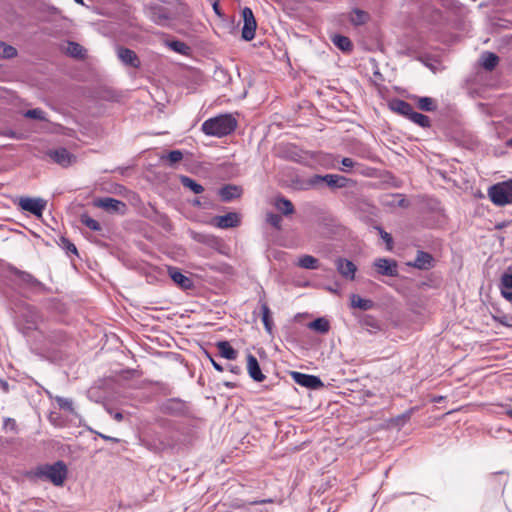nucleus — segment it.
Here are the masks:
<instances>
[{
  "label": "nucleus",
  "mask_w": 512,
  "mask_h": 512,
  "mask_svg": "<svg viewBox=\"0 0 512 512\" xmlns=\"http://www.w3.org/2000/svg\"><path fill=\"white\" fill-rule=\"evenodd\" d=\"M24 116L31 119L46 121L45 112L40 108L30 109L24 113Z\"/></svg>",
  "instance_id": "4c0bfd02"
},
{
  "label": "nucleus",
  "mask_w": 512,
  "mask_h": 512,
  "mask_svg": "<svg viewBox=\"0 0 512 512\" xmlns=\"http://www.w3.org/2000/svg\"><path fill=\"white\" fill-rule=\"evenodd\" d=\"M55 401L57 402L60 409L72 412L73 411V402L69 398L56 396Z\"/></svg>",
  "instance_id": "58836bf2"
},
{
  "label": "nucleus",
  "mask_w": 512,
  "mask_h": 512,
  "mask_svg": "<svg viewBox=\"0 0 512 512\" xmlns=\"http://www.w3.org/2000/svg\"><path fill=\"white\" fill-rule=\"evenodd\" d=\"M47 155L57 164L62 167H68L76 161V157L71 154L66 148H58L49 150Z\"/></svg>",
  "instance_id": "1a4fd4ad"
},
{
  "label": "nucleus",
  "mask_w": 512,
  "mask_h": 512,
  "mask_svg": "<svg viewBox=\"0 0 512 512\" xmlns=\"http://www.w3.org/2000/svg\"><path fill=\"white\" fill-rule=\"evenodd\" d=\"M31 325H35V320L34 319L31 321Z\"/></svg>",
  "instance_id": "774afa93"
},
{
  "label": "nucleus",
  "mask_w": 512,
  "mask_h": 512,
  "mask_svg": "<svg viewBox=\"0 0 512 512\" xmlns=\"http://www.w3.org/2000/svg\"><path fill=\"white\" fill-rule=\"evenodd\" d=\"M351 307L367 311L373 308L374 303L370 299L361 298L359 295L352 294L350 296Z\"/></svg>",
  "instance_id": "aec40b11"
},
{
  "label": "nucleus",
  "mask_w": 512,
  "mask_h": 512,
  "mask_svg": "<svg viewBox=\"0 0 512 512\" xmlns=\"http://www.w3.org/2000/svg\"><path fill=\"white\" fill-rule=\"evenodd\" d=\"M102 437L105 438V439L111 440L114 443H118L119 442V439H117V438L106 437V436H103V435H102Z\"/></svg>",
  "instance_id": "6e6d98bb"
},
{
  "label": "nucleus",
  "mask_w": 512,
  "mask_h": 512,
  "mask_svg": "<svg viewBox=\"0 0 512 512\" xmlns=\"http://www.w3.org/2000/svg\"><path fill=\"white\" fill-rule=\"evenodd\" d=\"M225 386H227V387H229V388H233L235 385H234V383L226 382V383H225Z\"/></svg>",
  "instance_id": "13d9d810"
},
{
  "label": "nucleus",
  "mask_w": 512,
  "mask_h": 512,
  "mask_svg": "<svg viewBox=\"0 0 512 512\" xmlns=\"http://www.w3.org/2000/svg\"><path fill=\"white\" fill-rule=\"evenodd\" d=\"M333 44L343 52H349L352 50V42L350 39L343 35H334L332 37Z\"/></svg>",
  "instance_id": "393cba45"
},
{
  "label": "nucleus",
  "mask_w": 512,
  "mask_h": 512,
  "mask_svg": "<svg viewBox=\"0 0 512 512\" xmlns=\"http://www.w3.org/2000/svg\"><path fill=\"white\" fill-rule=\"evenodd\" d=\"M266 221L267 223H269L271 226H273L274 228L276 229H280L281 227V222H282V218L280 215L278 214H275V213H268L266 215Z\"/></svg>",
  "instance_id": "a19ab883"
},
{
  "label": "nucleus",
  "mask_w": 512,
  "mask_h": 512,
  "mask_svg": "<svg viewBox=\"0 0 512 512\" xmlns=\"http://www.w3.org/2000/svg\"><path fill=\"white\" fill-rule=\"evenodd\" d=\"M168 274L173 282L182 289L188 290L193 287V281L185 276L178 268L168 267Z\"/></svg>",
  "instance_id": "4468645a"
},
{
  "label": "nucleus",
  "mask_w": 512,
  "mask_h": 512,
  "mask_svg": "<svg viewBox=\"0 0 512 512\" xmlns=\"http://www.w3.org/2000/svg\"><path fill=\"white\" fill-rule=\"evenodd\" d=\"M229 370L230 372L234 373V374H239L241 372V369L239 366H234V365H230L229 366Z\"/></svg>",
  "instance_id": "3c124183"
},
{
  "label": "nucleus",
  "mask_w": 512,
  "mask_h": 512,
  "mask_svg": "<svg viewBox=\"0 0 512 512\" xmlns=\"http://www.w3.org/2000/svg\"><path fill=\"white\" fill-rule=\"evenodd\" d=\"M242 189L235 185H226L219 190L221 199L225 202H229L235 198L241 196Z\"/></svg>",
  "instance_id": "a211bd4d"
},
{
  "label": "nucleus",
  "mask_w": 512,
  "mask_h": 512,
  "mask_svg": "<svg viewBox=\"0 0 512 512\" xmlns=\"http://www.w3.org/2000/svg\"><path fill=\"white\" fill-rule=\"evenodd\" d=\"M180 9H181V16H183L184 18H187L190 16L189 9L186 5H181Z\"/></svg>",
  "instance_id": "8fccbe9b"
},
{
  "label": "nucleus",
  "mask_w": 512,
  "mask_h": 512,
  "mask_svg": "<svg viewBox=\"0 0 512 512\" xmlns=\"http://www.w3.org/2000/svg\"><path fill=\"white\" fill-rule=\"evenodd\" d=\"M417 106L420 110L425 112H433L437 109V102L431 97H417Z\"/></svg>",
  "instance_id": "5701e85b"
},
{
  "label": "nucleus",
  "mask_w": 512,
  "mask_h": 512,
  "mask_svg": "<svg viewBox=\"0 0 512 512\" xmlns=\"http://www.w3.org/2000/svg\"><path fill=\"white\" fill-rule=\"evenodd\" d=\"M408 119H410L412 122H414L415 124H417L423 128L430 127L429 117L422 113H418L414 110L412 111V113Z\"/></svg>",
  "instance_id": "473e14b6"
},
{
  "label": "nucleus",
  "mask_w": 512,
  "mask_h": 512,
  "mask_svg": "<svg viewBox=\"0 0 512 512\" xmlns=\"http://www.w3.org/2000/svg\"><path fill=\"white\" fill-rule=\"evenodd\" d=\"M193 205L194 206H200L201 205L200 200H198V199L194 200Z\"/></svg>",
  "instance_id": "4d7b16f0"
},
{
  "label": "nucleus",
  "mask_w": 512,
  "mask_h": 512,
  "mask_svg": "<svg viewBox=\"0 0 512 512\" xmlns=\"http://www.w3.org/2000/svg\"><path fill=\"white\" fill-rule=\"evenodd\" d=\"M341 164H342V167L339 169L343 172H348L351 168H353L356 165L355 161H353L351 158H347V157H345L341 160Z\"/></svg>",
  "instance_id": "79ce46f5"
},
{
  "label": "nucleus",
  "mask_w": 512,
  "mask_h": 512,
  "mask_svg": "<svg viewBox=\"0 0 512 512\" xmlns=\"http://www.w3.org/2000/svg\"><path fill=\"white\" fill-rule=\"evenodd\" d=\"M180 182L185 188L190 189L195 194H200L204 191L202 185H200L199 183H197L195 180L188 176H181Z\"/></svg>",
  "instance_id": "c756f323"
},
{
  "label": "nucleus",
  "mask_w": 512,
  "mask_h": 512,
  "mask_svg": "<svg viewBox=\"0 0 512 512\" xmlns=\"http://www.w3.org/2000/svg\"><path fill=\"white\" fill-rule=\"evenodd\" d=\"M507 145H508L509 147H512V138H510V139L507 141Z\"/></svg>",
  "instance_id": "e2e57ef3"
},
{
  "label": "nucleus",
  "mask_w": 512,
  "mask_h": 512,
  "mask_svg": "<svg viewBox=\"0 0 512 512\" xmlns=\"http://www.w3.org/2000/svg\"><path fill=\"white\" fill-rule=\"evenodd\" d=\"M47 202L42 198L21 197L19 206L22 210L28 211L35 216H41Z\"/></svg>",
  "instance_id": "423d86ee"
},
{
  "label": "nucleus",
  "mask_w": 512,
  "mask_h": 512,
  "mask_svg": "<svg viewBox=\"0 0 512 512\" xmlns=\"http://www.w3.org/2000/svg\"><path fill=\"white\" fill-rule=\"evenodd\" d=\"M374 266L381 275L385 276H396L397 275V263L394 260L387 258H378L374 262Z\"/></svg>",
  "instance_id": "ddd939ff"
},
{
  "label": "nucleus",
  "mask_w": 512,
  "mask_h": 512,
  "mask_svg": "<svg viewBox=\"0 0 512 512\" xmlns=\"http://www.w3.org/2000/svg\"><path fill=\"white\" fill-rule=\"evenodd\" d=\"M7 135L10 136V137H14L15 133L14 132H9Z\"/></svg>",
  "instance_id": "338daca9"
},
{
  "label": "nucleus",
  "mask_w": 512,
  "mask_h": 512,
  "mask_svg": "<svg viewBox=\"0 0 512 512\" xmlns=\"http://www.w3.org/2000/svg\"><path fill=\"white\" fill-rule=\"evenodd\" d=\"M338 273L347 280H354L357 266L346 258L339 257L335 260Z\"/></svg>",
  "instance_id": "9d476101"
},
{
  "label": "nucleus",
  "mask_w": 512,
  "mask_h": 512,
  "mask_svg": "<svg viewBox=\"0 0 512 512\" xmlns=\"http://www.w3.org/2000/svg\"><path fill=\"white\" fill-rule=\"evenodd\" d=\"M501 295L509 302L512 303V291L506 290V291H500Z\"/></svg>",
  "instance_id": "de8ad7c7"
},
{
  "label": "nucleus",
  "mask_w": 512,
  "mask_h": 512,
  "mask_svg": "<svg viewBox=\"0 0 512 512\" xmlns=\"http://www.w3.org/2000/svg\"><path fill=\"white\" fill-rule=\"evenodd\" d=\"M308 327L318 333L326 334L330 329V324L327 319L321 317L310 322Z\"/></svg>",
  "instance_id": "a878e982"
},
{
  "label": "nucleus",
  "mask_w": 512,
  "mask_h": 512,
  "mask_svg": "<svg viewBox=\"0 0 512 512\" xmlns=\"http://www.w3.org/2000/svg\"><path fill=\"white\" fill-rule=\"evenodd\" d=\"M167 45L170 49L182 55H188L190 52V47L186 43L179 40L170 41L167 43Z\"/></svg>",
  "instance_id": "72a5a7b5"
},
{
  "label": "nucleus",
  "mask_w": 512,
  "mask_h": 512,
  "mask_svg": "<svg viewBox=\"0 0 512 512\" xmlns=\"http://www.w3.org/2000/svg\"><path fill=\"white\" fill-rule=\"evenodd\" d=\"M213 8H214L215 12H216L217 14H219V11H218V6H217V4H214Z\"/></svg>",
  "instance_id": "0e129e2a"
},
{
  "label": "nucleus",
  "mask_w": 512,
  "mask_h": 512,
  "mask_svg": "<svg viewBox=\"0 0 512 512\" xmlns=\"http://www.w3.org/2000/svg\"><path fill=\"white\" fill-rule=\"evenodd\" d=\"M80 221L83 225L88 227L90 230L99 231L101 229L100 224L95 219L91 218L87 214H82L80 217Z\"/></svg>",
  "instance_id": "e433bc0d"
},
{
  "label": "nucleus",
  "mask_w": 512,
  "mask_h": 512,
  "mask_svg": "<svg viewBox=\"0 0 512 512\" xmlns=\"http://www.w3.org/2000/svg\"><path fill=\"white\" fill-rule=\"evenodd\" d=\"M298 266L303 269H318L319 268V261L315 257L311 255H303L298 259Z\"/></svg>",
  "instance_id": "c85d7f7f"
},
{
  "label": "nucleus",
  "mask_w": 512,
  "mask_h": 512,
  "mask_svg": "<svg viewBox=\"0 0 512 512\" xmlns=\"http://www.w3.org/2000/svg\"><path fill=\"white\" fill-rule=\"evenodd\" d=\"M290 376L296 384L308 389L317 390L324 387L322 380L314 375L292 371Z\"/></svg>",
  "instance_id": "39448f33"
},
{
  "label": "nucleus",
  "mask_w": 512,
  "mask_h": 512,
  "mask_svg": "<svg viewBox=\"0 0 512 512\" xmlns=\"http://www.w3.org/2000/svg\"><path fill=\"white\" fill-rule=\"evenodd\" d=\"M379 232H380L381 238L387 244V249L391 250L392 249V237H391V235L389 233L385 232L384 230H382L381 228H379Z\"/></svg>",
  "instance_id": "37998d69"
},
{
  "label": "nucleus",
  "mask_w": 512,
  "mask_h": 512,
  "mask_svg": "<svg viewBox=\"0 0 512 512\" xmlns=\"http://www.w3.org/2000/svg\"><path fill=\"white\" fill-rule=\"evenodd\" d=\"M390 107L393 111L409 118L413 111V107L406 101L403 100H395L390 104Z\"/></svg>",
  "instance_id": "412c9836"
},
{
  "label": "nucleus",
  "mask_w": 512,
  "mask_h": 512,
  "mask_svg": "<svg viewBox=\"0 0 512 512\" xmlns=\"http://www.w3.org/2000/svg\"><path fill=\"white\" fill-rule=\"evenodd\" d=\"M67 466L63 461L52 464H43L36 468L35 475L38 478L50 481L55 486H62L67 477Z\"/></svg>",
  "instance_id": "f03ea898"
},
{
  "label": "nucleus",
  "mask_w": 512,
  "mask_h": 512,
  "mask_svg": "<svg viewBox=\"0 0 512 512\" xmlns=\"http://www.w3.org/2000/svg\"><path fill=\"white\" fill-rule=\"evenodd\" d=\"M509 203L512 204V180L505 181Z\"/></svg>",
  "instance_id": "a18cd8bd"
},
{
  "label": "nucleus",
  "mask_w": 512,
  "mask_h": 512,
  "mask_svg": "<svg viewBox=\"0 0 512 512\" xmlns=\"http://www.w3.org/2000/svg\"><path fill=\"white\" fill-rule=\"evenodd\" d=\"M368 14L364 11H361V10H354L351 12L350 14V21L354 24V25H362L364 23H366V21L368 20Z\"/></svg>",
  "instance_id": "f704fd0d"
},
{
  "label": "nucleus",
  "mask_w": 512,
  "mask_h": 512,
  "mask_svg": "<svg viewBox=\"0 0 512 512\" xmlns=\"http://www.w3.org/2000/svg\"><path fill=\"white\" fill-rule=\"evenodd\" d=\"M261 314H262V322L264 324L265 330L272 334L273 331V319L271 317V311L266 302L261 301Z\"/></svg>",
  "instance_id": "4be33fe9"
},
{
  "label": "nucleus",
  "mask_w": 512,
  "mask_h": 512,
  "mask_svg": "<svg viewBox=\"0 0 512 512\" xmlns=\"http://www.w3.org/2000/svg\"><path fill=\"white\" fill-rule=\"evenodd\" d=\"M272 502H273L272 499H264L261 501H253V502H250L249 504L254 505V504L272 503Z\"/></svg>",
  "instance_id": "603ef678"
},
{
  "label": "nucleus",
  "mask_w": 512,
  "mask_h": 512,
  "mask_svg": "<svg viewBox=\"0 0 512 512\" xmlns=\"http://www.w3.org/2000/svg\"><path fill=\"white\" fill-rule=\"evenodd\" d=\"M147 16L152 22L160 26H169L170 22L177 17L166 7L161 5H152L148 7Z\"/></svg>",
  "instance_id": "7ed1b4c3"
},
{
  "label": "nucleus",
  "mask_w": 512,
  "mask_h": 512,
  "mask_svg": "<svg viewBox=\"0 0 512 512\" xmlns=\"http://www.w3.org/2000/svg\"><path fill=\"white\" fill-rule=\"evenodd\" d=\"M237 127L236 119L230 114L209 118L202 123L204 134L213 137H224L231 134Z\"/></svg>",
  "instance_id": "f257e3e1"
},
{
  "label": "nucleus",
  "mask_w": 512,
  "mask_h": 512,
  "mask_svg": "<svg viewBox=\"0 0 512 512\" xmlns=\"http://www.w3.org/2000/svg\"><path fill=\"white\" fill-rule=\"evenodd\" d=\"M74 1H75L76 3H78V4L84 5L83 0H74Z\"/></svg>",
  "instance_id": "69168bd1"
},
{
  "label": "nucleus",
  "mask_w": 512,
  "mask_h": 512,
  "mask_svg": "<svg viewBox=\"0 0 512 512\" xmlns=\"http://www.w3.org/2000/svg\"><path fill=\"white\" fill-rule=\"evenodd\" d=\"M506 319H507V316H504V319H503V320H500V321H501V323H503L504 325L509 326V324L506 322Z\"/></svg>",
  "instance_id": "052dcab7"
},
{
  "label": "nucleus",
  "mask_w": 512,
  "mask_h": 512,
  "mask_svg": "<svg viewBox=\"0 0 512 512\" xmlns=\"http://www.w3.org/2000/svg\"><path fill=\"white\" fill-rule=\"evenodd\" d=\"M481 59L482 66L488 71H492L499 62V57L492 52L483 53Z\"/></svg>",
  "instance_id": "cd10ccee"
},
{
  "label": "nucleus",
  "mask_w": 512,
  "mask_h": 512,
  "mask_svg": "<svg viewBox=\"0 0 512 512\" xmlns=\"http://www.w3.org/2000/svg\"><path fill=\"white\" fill-rule=\"evenodd\" d=\"M94 205L108 212H118L123 214L126 210V204L124 202L112 197L96 199L94 201Z\"/></svg>",
  "instance_id": "6e6552de"
},
{
  "label": "nucleus",
  "mask_w": 512,
  "mask_h": 512,
  "mask_svg": "<svg viewBox=\"0 0 512 512\" xmlns=\"http://www.w3.org/2000/svg\"><path fill=\"white\" fill-rule=\"evenodd\" d=\"M62 245H63V248L67 250V252L77 254L76 246L73 243H71L69 240L62 238Z\"/></svg>",
  "instance_id": "c03bdc74"
},
{
  "label": "nucleus",
  "mask_w": 512,
  "mask_h": 512,
  "mask_svg": "<svg viewBox=\"0 0 512 512\" xmlns=\"http://www.w3.org/2000/svg\"><path fill=\"white\" fill-rule=\"evenodd\" d=\"M500 291H506L512 289V272L504 273L500 280L499 285Z\"/></svg>",
  "instance_id": "ea45409f"
},
{
  "label": "nucleus",
  "mask_w": 512,
  "mask_h": 512,
  "mask_svg": "<svg viewBox=\"0 0 512 512\" xmlns=\"http://www.w3.org/2000/svg\"><path fill=\"white\" fill-rule=\"evenodd\" d=\"M411 265L418 269H429L433 266V257L424 251H418Z\"/></svg>",
  "instance_id": "f3484780"
},
{
  "label": "nucleus",
  "mask_w": 512,
  "mask_h": 512,
  "mask_svg": "<svg viewBox=\"0 0 512 512\" xmlns=\"http://www.w3.org/2000/svg\"><path fill=\"white\" fill-rule=\"evenodd\" d=\"M183 152L180 150H172L168 154L161 157L162 161H167L169 166H174L183 159Z\"/></svg>",
  "instance_id": "2f4dec72"
},
{
  "label": "nucleus",
  "mask_w": 512,
  "mask_h": 512,
  "mask_svg": "<svg viewBox=\"0 0 512 512\" xmlns=\"http://www.w3.org/2000/svg\"><path fill=\"white\" fill-rule=\"evenodd\" d=\"M276 209L280 211L283 215L287 216L294 212V206L292 202L286 198L279 197L275 200L274 203Z\"/></svg>",
  "instance_id": "b1692460"
},
{
  "label": "nucleus",
  "mask_w": 512,
  "mask_h": 512,
  "mask_svg": "<svg viewBox=\"0 0 512 512\" xmlns=\"http://www.w3.org/2000/svg\"><path fill=\"white\" fill-rule=\"evenodd\" d=\"M488 196L492 203H494L497 206H505L510 204L505 182H501L491 186L488 189Z\"/></svg>",
  "instance_id": "0eeeda50"
},
{
  "label": "nucleus",
  "mask_w": 512,
  "mask_h": 512,
  "mask_svg": "<svg viewBox=\"0 0 512 512\" xmlns=\"http://www.w3.org/2000/svg\"><path fill=\"white\" fill-rule=\"evenodd\" d=\"M65 51L68 55L75 58H83L85 55L84 48L76 42H68Z\"/></svg>",
  "instance_id": "7c9ffc66"
},
{
  "label": "nucleus",
  "mask_w": 512,
  "mask_h": 512,
  "mask_svg": "<svg viewBox=\"0 0 512 512\" xmlns=\"http://www.w3.org/2000/svg\"><path fill=\"white\" fill-rule=\"evenodd\" d=\"M216 346L221 357L228 360H235L237 358V351L228 341H219L216 343Z\"/></svg>",
  "instance_id": "6ab92c4d"
},
{
  "label": "nucleus",
  "mask_w": 512,
  "mask_h": 512,
  "mask_svg": "<svg viewBox=\"0 0 512 512\" xmlns=\"http://www.w3.org/2000/svg\"><path fill=\"white\" fill-rule=\"evenodd\" d=\"M213 223L221 229L237 227L240 224V215L236 212H230L222 216H216Z\"/></svg>",
  "instance_id": "9b49d317"
},
{
  "label": "nucleus",
  "mask_w": 512,
  "mask_h": 512,
  "mask_svg": "<svg viewBox=\"0 0 512 512\" xmlns=\"http://www.w3.org/2000/svg\"><path fill=\"white\" fill-rule=\"evenodd\" d=\"M347 179L343 176L337 175V174H327L324 176L321 175H314L310 183L315 185L319 182H326L328 186L330 187H344L346 185Z\"/></svg>",
  "instance_id": "f8f14e48"
},
{
  "label": "nucleus",
  "mask_w": 512,
  "mask_h": 512,
  "mask_svg": "<svg viewBox=\"0 0 512 512\" xmlns=\"http://www.w3.org/2000/svg\"><path fill=\"white\" fill-rule=\"evenodd\" d=\"M505 413L508 417L512 418V404L507 407Z\"/></svg>",
  "instance_id": "5fc2aeb1"
},
{
  "label": "nucleus",
  "mask_w": 512,
  "mask_h": 512,
  "mask_svg": "<svg viewBox=\"0 0 512 512\" xmlns=\"http://www.w3.org/2000/svg\"><path fill=\"white\" fill-rule=\"evenodd\" d=\"M4 426H5L6 429H11L12 430L16 426V422H15L14 419L7 418L4 421Z\"/></svg>",
  "instance_id": "49530a36"
},
{
  "label": "nucleus",
  "mask_w": 512,
  "mask_h": 512,
  "mask_svg": "<svg viewBox=\"0 0 512 512\" xmlns=\"http://www.w3.org/2000/svg\"><path fill=\"white\" fill-rule=\"evenodd\" d=\"M17 55V50L11 45L0 42V56L6 59L13 58Z\"/></svg>",
  "instance_id": "c9c22d12"
},
{
  "label": "nucleus",
  "mask_w": 512,
  "mask_h": 512,
  "mask_svg": "<svg viewBox=\"0 0 512 512\" xmlns=\"http://www.w3.org/2000/svg\"><path fill=\"white\" fill-rule=\"evenodd\" d=\"M443 399L442 396L433 399L434 402H440Z\"/></svg>",
  "instance_id": "bf43d9fd"
},
{
  "label": "nucleus",
  "mask_w": 512,
  "mask_h": 512,
  "mask_svg": "<svg viewBox=\"0 0 512 512\" xmlns=\"http://www.w3.org/2000/svg\"><path fill=\"white\" fill-rule=\"evenodd\" d=\"M506 319H507V316H504V319H503V320H500V321H501V323H503L504 325L509 326V324L506 322Z\"/></svg>",
  "instance_id": "680f3d73"
},
{
  "label": "nucleus",
  "mask_w": 512,
  "mask_h": 512,
  "mask_svg": "<svg viewBox=\"0 0 512 512\" xmlns=\"http://www.w3.org/2000/svg\"><path fill=\"white\" fill-rule=\"evenodd\" d=\"M415 411V408H411L404 413L396 416L390 421V426L395 428H401L404 426L409 420L411 419V416L413 412Z\"/></svg>",
  "instance_id": "bb28decb"
},
{
  "label": "nucleus",
  "mask_w": 512,
  "mask_h": 512,
  "mask_svg": "<svg viewBox=\"0 0 512 512\" xmlns=\"http://www.w3.org/2000/svg\"><path fill=\"white\" fill-rule=\"evenodd\" d=\"M209 359L211 364L217 371L222 372L224 370L223 367L219 363H217L211 356H209Z\"/></svg>",
  "instance_id": "09e8293b"
},
{
  "label": "nucleus",
  "mask_w": 512,
  "mask_h": 512,
  "mask_svg": "<svg viewBox=\"0 0 512 512\" xmlns=\"http://www.w3.org/2000/svg\"><path fill=\"white\" fill-rule=\"evenodd\" d=\"M247 371L249 376L256 382H262L266 378L260 369L258 360L252 354L247 355Z\"/></svg>",
  "instance_id": "2eb2a0df"
},
{
  "label": "nucleus",
  "mask_w": 512,
  "mask_h": 512,
  "mask_svg": "<svg viewBox=\"0 0 512 512\" xmlns=\"http://www.w3.org/2000/svg\"><path fill=\"white\" fill-rule=\"evenodd\" d=\"M118 58L123 62L125 65L131 66V67H138L140 62L139 59L134 51L128 48H118L117 50Z\"/></svg>",
  "instance_id": "dca6fc26"
},
{
  "label": "nucleus",
  "mask_w": 512,
  "mask_h": 512,
  "mask_svg": "<svg viewBox=\"0 0 512 512\" xmlns=\"http://www.w3.org/2000/svg\"><path fill=\"white\" fill-rule=\"evenodd\" d=\"M113 418L116 421H121L123 419V414L121 412H116V413L113 414Z\"/></svg>",
  "instance_id": "864d4df0"
},
{
  "label": "nucleus",
  "mask_w": 512,
  "mask_h": 512,
  "mask_svg": "<svg viewBox=\"0 0 512 512\" xmlns=\"http://www.w3.org/2000/svg\"><path fill=\"white\" fill-rule=\"evenodd\" d=\"M243 27H242V38L245 41H251L255 37L257 23L253 14V11L249 7H245L241 12Z\"/></svg>",
  "instance_id": "20e7f679"
}]
</instances>
